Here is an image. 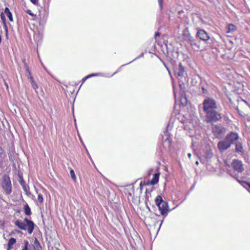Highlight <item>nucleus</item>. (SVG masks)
Listing matches in <instances>:
<instances>
[{
	"label": "nucleus",
	"mask_w": 250,
	"mask_h": 250,
	"mask_svg": "<svg viewBox=\"0 0 250 250\" xmlns=\"http://www.w3.org/2000/svg\"><path fill=\"white\" fill-rule=\"evenodd\" d=\"M30 83H31L32 85H33L34 84L36 83L35 82L34 79L30 80Z\"/></svg>",
	"instance_id": "nucleus-32"
},
{
	"label": "nucleus",
	"mask_w": 250,
	"mask_h": 250,
	"mask_svg": "<svg viewBox=\"0 0 250 250\" xmlns=\"http://www.w3.org/2000/svg\"><path fill=\"white\" fill-rule=\"evenodd\" d=\"M155 204L159 208V209L162 215H166L168 211L167 204L164 201L161 196H157L155 200Z\"/></svg>",
	"instance_id": "nucleus-3"
},
{
	"label": "nucleus",
	"mask_w": 250,
	"mask_h": 250,
	"mask_svg": "<svg viewBox=\"0 0 250 250\" xmlns=\"http://www.w3.org/2000/svg\"><path fill=\"white\" fill-rule=\"evenodd\" d=\"M15 225L21 229L27 230L29 234H31L34 229V224L33 221L27 218H24L23 221L17 220L15 222Z\"/></svg>",
	"instance_id": "nucleus-2"
},
{
	"label": "nucleus",
	"mask_w": 250,
	"mask_h": 250,
	"mask_svg": "<svg viewBox=\"0 0 250 250\" xmlns=\"http://www.w3.org/2000/svg\"><path fill=\"white\" fill-rule=\"evenodd\" d=\"M30 83H31L32 85H33L34 84L36 83L35 82L34 79L30 80Z\"/></svg>",
	"instance_id": "nucleus-33"
},
{
	"label": "nucleus",
	"mask_w": 250,
	"mask_h": 250,
	"mask_svg": "<svg viewBox=\"0 0 250 250\" xmlns=\"http://www.w3.org/2000/svg\"><path fill=\"white\" fill-rule=\"evenodd\" d=\"M27 13L30 15H31L32 16H34V15L31 12V11L29 10H27Z\"/></svg>",
	"instance_id": "nucleus-30"
},
{
	"label": "nucleus",
	"mask_w": 250,
	"mask_h": 250,
	"mask_svg": "<svg viewBox=\"0 0 250 250\" xmlns=\"http://www.w3.org/2000/svg\"><path fill=\"white\" fill-rule=\"evenodd\" d=\"M4 13L6 14L10 21H13V19L11 12L8 8L6 7L4 9Z\"/></svg>",
	"instance_id": "nucleus-16"
},
{
	"label": "nucleus",
	"mask_w": 250,
	"mask_h": 250,
	"mask_svg": "<svg viewBox=\"0 0 250 250\" xmlns=\"http://www.w3.org/2000/svg\"><path fill=\"white\" fill-rule=\"evenodd\" d=\"M203 110L204 112L216 109L217 104L216 101L211 98H206L203 103Z\"/></svg>",
	"instance_id": "nucleus-5"
},
{
	"label": "nucleus",
	"mask_w": 250,
	"mask_h": 250,
	"mask_svg": "<svg viewBox=\"0 0 250 250\" xmlns=\"http://www.w3.org/2000/svg\"><path fill=\"white\" fill-rule=\"evenodd\" d=\"M38 200L41 203H42L43 201V197L41 193H38Z\"/></svg>",
	"instance_id": "nucleus-24"
},
{
	"label": "nucleus",
	"mask_w": 250,
	"mask_h": 250,
	"mask_svg": "<svg viewBox=\"0 0 250 250\" xmlns=\"http://www.w3.org/2000/svg\"><path fill=\"white\" fill-rule=\"evenodd\" d=\"M190 44L192 48L195 51H198L201 48L200 42L195 39L192 41V42L190 43Z\"/></svg>",
	"instance_id": "nucleus-11"
},
{
	"label": "nucleus",
	"mask_w": 250,
	"mask_h": 250,
	"mask_svg": "<svg viewBox=\"0 0 250 250\" xmlns=\"http://www.w3.org/2000/svg\"><path fill=\"white\" fill-rule=\"evenodd\" d=\"M234 145H235V151L243 153V147L242 143L237 142Z\"/></svg>",
	"instance_id": "nucleus-13"
},
{
	"label": "nucleus",
	"mask_w": 250,
	"mask_h": 250,
	"mask_svg": "<svg viewBox=\"0 0 250 250\" xmlns=\"http://www.w3.org/2000/svg\"><path fill=\"white\" fill-rule=\"evenodd\" d=\"M163 0H158V3L160 5V7L162 8L163 6Z\"/></svg>",
	"instance_id": "nucleus-29"
},
{
	"label": "nucleus",
	"mask_w": 250,
	"mask_h": 250,
	"mask_svg": "<svg viewBox=\"0 0 250 250\" xmlns=\"http://www.w3.org/2000/svg\"><path fill=\"white\" fill-rule=\"evenodd\" d=\"M185 67L182 65V63L180 62L178 66L175 69V74L177 79L181 80L185 76Z\"/></svg>",
	"instance_id": "nucleus-8"
},
{
	"label": "nucleus",
	"mask_w": 250,
	"mask_h": 250,
	"mask_svg": "<svg viewBox=\"0 0 250 250\" xmlns=\"http://www.w3.org/2000/svg\"><path fill=\"white\" fill-rule=\"evenodd\" d=\"M23 62L24 63V68L26 71V72L29 73V72H31V71H30L29 70V67L28 66V65L27 64V63L25 62V60H23Z\"/></svg>",
	"instance_id": "nucleus-25"
},
{
	"label": "nucleus",
	"mask_w": 250,
	"mask_h": 250,
	"mask_svg": "<svg viewBox=\"0 0 250 250\" xmlns=\"http://www.w3.org/2000/svg\"><path fill=\"white\" fill-rule=\"evenodd\" d=\"M97 74H92L91 75H89V76H87V78L90 77L91 76H97Z\"/></svg>",
	"instance_id": "nucleus-38"
},
{
	"label": "nucleus",
	"mask_w": 250,
	"mask_h": 250,
	"mask_svg": "<svg viewBox=\"0 0 250 250\" xmlns=\"http://www.w3.org/2000/svg\"><path fill=\"white\" fill-rule=\"evenodd\" d=\"M160 34L159 32H157L155 34V38H156L157 37L160 36Z\"/></svg>",
	"instance_id": "nucleus-31"
},
{
	"label": "nucleus",
	"mask_w": 250,
	"mask_h": 250,
	"mask_svg": "<svg viewBox=\"0 0 250 250\" xmlns=\"http://www.w3.org/2000/svg\"><path fill=\"white\" fill-rule=\"evenodd\" d=\"M226 132V128L221 125H215L212 127V132L217 138H221Z\"/></svg>",
	"instance_id": "nucleus-7"
},
{
	"label": "nucleus",
	"mask_w": 250,
	"mask_h": 250,
	"mask_svg": "<svg viewBox=\"0 0 250 250\" xmlns=\"http://www.w3.org/2000/svg\"><path fill=\"white\" fill-rule=\"evenodd\" d=\"M185 40L187 42H188V43H190L192 42V41L194 39V38L192 37L189 34H188L187 35H185Z\"/></svg>",
	"instance_id": "nucleus-21"
},
{
	"label": "nucleus",
	"mask_w": 250,
	"mask_h": 250,
	"mask_svg": "<svg viewBox=\"0 0 250 250\" xmlns=\"http://www.w3.org/2000/svg\"><path fill=\"white\" fill-rule=\"evenodd\" d=\"M159 175L160 174L159 173H155L154 174L153 178L150 181V184L151 185H154L158 182Z\"/></svg>",
	"instance_id": "nucleus-14"
},
{
	"label": "nucleus",
	"mask_w": 250,
	"mask_h": 250,
	"mask_svg": "<svg viewBox=\"0 0 250 250\" xmlns=\"http://www.w3.org/2000/svg\"><path fill=\"white\" fill-rule=\"evenodd\" d=\"M188 157L189 158H191V153H188Z\"/></svg>",
	"instance_id": "nucleus-37"
},
{
	"label": "nucleus",
	"mask_w": 250,
	"mask_h": 250,
	"mask_svg": "<svg viewBox=\"0 0 250 250\" xmlns=\"http://www.w3.org/2000/svg\"><path fill=\"white\" fill-rule=\"evenodd\" d=\"M202 90H203V92L204 93H206L207 92V90H206L204 88H202Z\"/></svg>",
	"instance_id": "nucleus-35"
},
{
	"label": "nucleus",
	"mask_w": 250,
	"mask_h": 250,
	"mask_svg": "<svg viewBox=\"0 0 250 250\" xmlns=\"http://www.w3.org/2000/svg\"><path fill=\"white\" fill-rule=\"evenodd\" d=\"M1 186L7 195H9L11 193L12 191V185L10 178L8 176L4 175L2 176Z\"/></svg>",
	"instance_id": "nucleus-6"
},
{
	"label": "nucleus",
	"mask_w": 250,
	"mask_h": 250,
	"mask_svg": "<svg viewBox=\"0 0 250 250\" xmlns=\"http://www.w3.org/2000/svg\"><path fill=\"white\" fill-rule=\"evenodd\" d=\"M30 0L34 4H36L38 2V0Z\"/></svg>",
	"instance_id": "nucleus-34"
},
{
	"label": "nucleus",
	"mask_w": 250,
	"mask_h": 250,
	"mask_svg": "<svg viewBox=\"0 0 250 250\" xmlns=\"http://www.w3.org/2000/svg\"><path fill=\"white\" fill-rule=\"evenodd\" d=\"M1 36L0 35V43L1 42Z\"/></svg>",
	"instance_id": "nucleus-40"
},
{
	"label": "nucleus",
	"mask_w": 250,
	"mask_h": 250,
	"mask_svg": "<svg viewBox=\"0 0 250 250\" xmlns=\"http://www.w3.org/2000/svg\"><path fill=\"white\" fill-rule=\"evenodd\" d=\"M0 18H1V20L2 21V22L3 23V24L5 25H6V19H5L4 15L3 13L1 14Z\"/></svg>",
	"instance_id": "nucleus-26"
},
{
	"label": "nucleus",
	"mask_w": 250,
	"mask_h": 250,
	"mask_svg": "<svg viewBox=\"0 0 250 250\" xmlns=\"http://www.w3.org/2000/svg\"><path fill=\"white\" fill-rule=\"evenodd\" d=\"M70 174L71 175V178L74 180H75L76 179L74 171L73 169H71L70 171Z\"/></svg>",
	"instance_id": "nucleus-23"
},
{
	"label": "nucleus",
	"mask_w": 250,
	"mask_h": 250,
	"mask_svg": "<svg viewBox=\"0 0 250 250\" xmlns=\"http://www.w3.org/2000/svg\"><path fill=\"white\" fill-rule=\"evenodd\" d=\"M196 164L197 165H198L199 164V162H198V161H196Z\"/></svg>",
	"instance_id": "nucleus-39"
},
{
	"label": "nucleus",
	"mask_w": 250,
	"mask_h": 250,
	"mask_svg": "<svg viewBox=\"0 0 250 250\" xmlns=\"http://www.w3.org/2000/svg\"><path fill=\"white\" fill-rule=\"evenodd\" d=\"M16 240L14 238H11L8 243V249L7 250H9V249L11 248V247L16 243Z\"/></svg>",
	"instance_id": "nucleus-18"
},
{
	"label": "nucleus",
	"mask_w": 250,
	"mask_h": 250,
	"mask_svg": "<svg viewBox=\"0 0 250 250\" xmlns=\"http://www.w3.org/2000/svg\"><path fill=\"white\" fill-rule=\"evenodd\" d=\"M22 245L23 246H22L21 250H29V248L31 247L28 241L26 240H23Z\"/></svg>",
	"instance_id": "nucleus-17"
},
{
	"label": "nucleus",
	"mask_w": 250,
	"mask_h": 250,
	"mask_svg": "<svg viewBox=\"0 0 250 250\" xmlns=\"http://www.w3.org/2000/svg\"><path fill=\"white\" fill-rule=\"evenodd\" d=\"M247 184L248 185L249 187H250V184Z\"/></svg>",
	"instance_id": "nucleus-41"
},
{
	"label": "nucleus",
	"mask_w": 250,
	"mask_h": 250,
	"mask_svg": "<svg viewBox=\"0 0 250 250\" xmlns=\"http://www.w3.org/2000/svg\"><path fill=\"white\" fill-rule=\"evenodd\" d=\"M24 213L26 215L30 216L31 214V211L30 207L27 204H26L24 207Z\"/></svg>",
	"instance_id": "nucleus-19"
},
{
	"label": "nucleus",
	"mask_w": 250,
	"mask_h": 250,
	"mask_svg": "<svg viewBox=\"0 0 250 250\" xmlns=\"http://www.w3.org/2000/svg\"><path fill=\"white\" fill-rule=\"evenodd\" d=\"M5 157L6 154L4 150L2 148H0V161L2 162Z\"/></svg>",
	"instance_id": "nucleus-20"
},
{
	"label": "nucleus",
	"mask_w": 250,
	"mask_h": 250,
	"mask_svg": "<svg viewBox=\"0 0 250 250\" xmlns=\"http://www.w3.org/2000/svg\"><path fill=\"white\" fill-rule=\"evenodd\" d=\"M28 78L29 79H30V80H33V77L31 75V72H29L28 73Z\"/></svg>",
	"instance_id": "nucleus-28"
},
{
	"label": "nucleus",
	"mask_w": 250,
	"mask_h": 250,
	"mask_svg": "<svg viewBox=\"0 0 250 250\" xmlns=\"http://www.w3.org/2000/svg\"><path fill=\"white\" fill-rule=\"evenodd\" d=\"M20 183L21 185V187L23 188V190L27 194V192L29 190V187L26 185L25 181L22 179H21L20 181Z\"/></svg>",
	"instance_id": "nucleus-15"
},
{
	"label": "nucleus",
	"mask_w": 250,
	"mask_h": 250,
	"mask_svg": "<svg viewBox=\"0 0 250 250\" xmlns=\"http://www.w3.org/2000/svg\"><path fill=\"white\" fill-rule=\"evenodd\" d=\"M196 36L204 42H207L210 39L208 33L203 29L199 30L196 33Z\"/></svg>",
	"instance_id": "nucleus-9"
},
{
	"label": "nucleus",
	"mask_w": 250,
	"mask_h": 250,
	"mask_svg": "<svg viewBox=\"0 0 250 250\" xmlns=\"http://www.w3.org/2000/svg\"><path fill=\"white\" fill-rule=\"evenodd\" d=\"M239 138L237 133L231 132L228 133L225 139L218 143V147L220 151H223L229 148L231 145L235 144Z\"/></svg>",
	"instance_id": "nucleus-1"
},
{
	"label": "nucleus",
	"mask_w": 250,
	"mask_h": 250,
	"mask_svg": "<svg viewBox=\"0 0 250 250\" xmlns=\"http://www.w3.org/2000/svg\"><path fill=\"white\" fill-rule=\"evenodd\" d=\"M207 122L208 123L216 122L222 119L220 113L216 111L215 109L205 112Z\"/></svg>",
	"instance_id": "nucleus-4"
},
{
	"label": "nucleus",
	"mask_w": 250,
	"mask_h": 250,
	"mask_svg": "<svg viewBox=\"0 0 250 250\" xmlns=\"http://www.w3.org/2000/svg\"><path fill=\"white\" fill-rule=\"evenodd\" d=\"M232 166L233 168L238 172H241L244 170L242 162L238 160L233 161Z\"/></svg>",
	"instance_id": "nucleus-10"
},
{
	"label": "nucleus",
	"mask_w": 250,
	"mask_h": 250,
	"mask_svg": "<svg viewBox=\"0 0 250 250\" xmlns=\"http://www.w3.org/2000/svg\"><path fill=\"white\" fill-rule=\"evenodd\" d=\"M228 29H229V32H230V31H234L235 30V26L233 25V24H229L228 25Z\"/></svg>",
	"instance_id": "nucleus-22"
},
{
	"label": "nucleus",
	"mask_w": 250,
	"mask_h": 250,
	"mask_svg": "<svg viewBox=\"0 0 250 250\" xmlns=\"http://www.w3.org/2000/svg\"><path fill=\"white\" fill-rule=\"evenodd\" d=\"M32 88L35 90L36 92H37L36 90L38 88L39 86L37 84V83H35V84H34L33 85H32Z\"/></svg>",
	"instance_id": "nucleus-27"
},
{
	"label": "nucleus",
	"mask_w": 250,
	"mask_h": 250,
	"mask_svg": "<svg viewBox=\"0 0 250 250\" xmlns=\"http://www.w3.org/2000/svg\"><path fill=\"white\" fill-rule=\"evenodd\" d=\"M166 68H167V71H168V73H169V75L171 77V72H170V70H169V69L167 67H166Z\"/></svg>",
	"instance_id": "nucleus-36"
},
{
	"label": "nucleus",
	"mask_w": 250,
	"mask_h": 250,
	"mask_svg": "<svg viewBox=\"0 0 250 250\" xmlns=\"http://www.w3.org/2000/svg\"><path fill=\"white\" fill-rule=\"evenodd\" d=\"M40 244L37 239L35 238L34 244L29 248V250H40Z\"/></svg>",
	"instance_id": "nucleus-12"
}]
</instances>
